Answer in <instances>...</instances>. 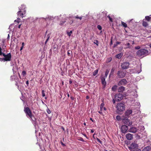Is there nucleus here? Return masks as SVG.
<instances>
[{
    "mask_svg": "<svg viewBox=\"0 0 151 151\" xmlns=\"http://www.w3.org/2000/svg\"><path fill=\"white\" fill-rule=\"evenodd\" d=\"M137 55L139 57H143L148 55V51L145 49H141L137 51L136 52Z\"/></svg>",
    "mask_w": 151,
    "mask_h": 151,
    "instance_id": "obj_1",
    "label": "nucleus"
},
{
    "mask_svg": "<svg viewBox=\"0 0 151 151\" xmlns=\"http://www.w3.org/2000/svg\"><path fill=\"white\" fill-rule=\"evenodd\" d=\"M24 111L27 117H29L32 121L35 120L34 116L32 114L31 111L28 107H24Z\"/></svg>",
    "mask_w": 151,
    "mask_h": 151,
    "instance_id": "obj_2",
    "label": "nucleus"
},
{
    "mask_svg": "<svg viewBox=\"0 0 151 151\" xmlns=\"http://www.w3.org/2000/svg\"><path fill=\"white\" fill-rule=\"evenodd\" d=\"M117 110L120 112H122L125 109V106L122 103H118L116 106Z\"/></svg>",
    "mask_w": 151,
    "mask_h": 151,
    "instance_id": "obj_3",
    "label": "nucleus"
},
{
    "mask_svg": "<svg viewBox=\"0 0 151 151\" xmlns=\"http://www.w3.org/2000/svg\"><path fill=\"white\" fill-rule=\"evenodd\" d=\"M123 95L121 93H117L115 96V99L118 101H119L123 99Z\"/></svg>",
    "mask_w": 151,
    "mask_h": 151,
    "instance_id": "obj_4",
    "label": "nucleus"
},
{
    "mask_svg": "<svg viewBox=\"0 0 151 151\" xmlns=\"http://www.w3.org/2000/svg\"><path fill=\"white\" fill-rule=\"evenodd\" d=\"M130 65L129 63L127 61L121 63V67L123 70H125L128 69Z\"/></svg>",
    "mask_w": 151,
    "mask_h": 151,
    "instance_id": "obj_5",
    "label": "nucleus"
},
{
    "mask_svg": "<svg viewBox=\"0 0 151 151\" xmlns=\"http://www.w3.org/2000/svg\"><path fill=\"white\" fill-rule=\"evenodd\" d=\"M117 75L119 78H122L125 76L126 73L122 70H120L118 71Z\"/></svg>",
    "mask_w": 151,
    "mask_h": 151,
    "instance_id": "obj_6",
    "label": "nucleus"
},
{
    "mask_svg": "<svg viewBox=\"0 0 151 151\" xmlns=\"http://www.w3.org/2000/svg\"><path fill=\"white\" fill-rule=\"evenodd\" d=\"M121 131L122 133H125L127 132L128 129V127L125 125H123L122 126L121 128Z\"/></svg>",
    "mask_w": 151,
    "mask_h": 151,
    "instance_id": "obj_7",
    "label": "nucleus"
},
{
    "mask_svg": "<svg viewBox=\"0 0 151 151\" xmlns=\"http://www.w3.org/2000/svg\"><path fill=\"white\" fill-rule=\"evenodd\" d=\"M11 55L10 53H9L6 55L5 58H4V61H10L11 60Z\"/></svg>",
    "mask_w": 151,
    "mask_h": 151,
    "instance_id": "obj_8",
    "label": "nucleus"
},
{
    "mask_svg": "<svg viewBox=\"0 0 151 151\" xmlns=\"http://www.w3.org/2000/svg\"><path fill=\"white\" fill-rule=\"evenodd\" d=\"M127 81L125 79H122L119 81L118 85L119 86L124 85L127 83Z\"/></svg>",
    "mask_w": 151,
    "mask_h": 151,
    "instance_id": "obj_9",
    "label": "nucleus"
},
{
    "mask_svg": "<svg viewBox=\"0 0 151 151\" xmlns=\"http://www.w3.org/2000/svg\"><path fill=\"white\" fill-rule=\"evenodd\" d=\"M138 130L137 128L135 127H132L128 129V132H130L135 133L137 132Z\"/></svg>",
    "mask_w": 151,
    "mask_h": 151,
    "instance_id": "obj_10",
    "label": "nucleus"
},
{
    "mask_svg": "<svg viewBox=\"0 0 151 151\" xmlns=\"http://www.w3.org/2000/svg\"><path fill=\"white\" fill-rule=\"evenodd\" d=\"M138 147V145L135 143H132L131 144L130 146L129 147V148L131 151H132L133 149H135Z\"/></svg>",
    "mask_w": 151,
    "mask_h": 151,
    "instance_id": "obj_11",
    "label": "nucleus"
},
{
    "mask_svg": "<svg viewBox=\"0 0 151 151\" xmlns=\"http://www.w3.org/2000/svg\"><path fill=\"white\" fill-rule=\"evenodd\" d=\"M0 41L1 42H0V45L1 46V47L2 48V49H4L6 46L5 44V40L2 39V40H1Z\"/></svg>",
    "mask_w": 151,
    "mask_h": 151,
    "instance_id": "obj_12",
    "label": "nucleus"
},
{
    "mask_svg": "<svg viewBox=\"0 0 151 151\" xmlns=\"http://www.w3.org/2000/svg\"><path fill=\"white\" fill-rule=\"evenodd\" d=\"M101 83L103 85L104 87H105L106 86V82L105 81V79L104 76H102L101 78Z\"/></svg>",
    "mask_w": 151,
    "mask_h": 151,
    "instance_id": "obj_13",
    "label": "nucleus"
},
{
    "mask_svg": "<svg viewBox=\"0 0 151 151\" xmlns=\"http://www.w3.org/2000/svg\"><path fill=\"white\" fill-rule=\"evenodd\" d=\"M126 137L127 139L128 140H131L133 138L132 134L130 133L127 134L126 135Z\"/></svg>",
    "mask_w": 151,
    "mask_h": 151,
    "instance_id": "obj_14",
    "label": "nucleus"
},
{
    "mask_svg": "<svg viewBox=\"0 0 151 151\" xmlns=\"http://www.w3.org/2000/svg\"><path fill=\"white\" fill-rule=\"evenodd\" d=\"M104 103H102L100 105V109L101 111H106V109L105 107H104Z\"/></svg>",
    "mask_w": 151,
    "mask_h": 151,
    "instance_id": "obj_15",
    "label": "nucleus"
},
{
    "mask_svg": "<svg viewBox=\"0 0 151 151\" xmlns=\"http://www.w3.org/2000/svg\"><path fill=\"white\" fill-rule=\"evenodd\" d=\"M19 10L17 13V15L18 17L22 18L23 17V13H21V9H19Z\"/></svg>",
    "mask_w": 151,
    "mask_h": 151,
    "instance_id": "obj_16",
    "label": "nucleus"
},
{
    "mask_svg": "<svg viewBox=\"0 0 151 151\" xmlns=\"http://www.w3.org/2000/svg\"><path fill=\"white\" fill-rule=\"evenodd\" d=\"M132 109H128L126 111L125 114V115L126 116H128L129 115L132 114Z\"/></svg>",
    "mask_w": 151,
    "mask_h": 151,
    "instance_id": "obj_17",
    "label": "nucleus"
},
{
    "mask_svg": "<svg viewBox=\"0 0 151 151\" xmlns=\"http://www.w3.org/2000/svg\"><path fill=\"white\" fill-rule=\"evenodd\" d=\"M142 22V25L143 27H146L148 26V24L147 22L145 19H143Z\"/></svg>",
    "mask_w": 151,
    "mask_h": 151,
    "instance_id": "obj_18",
    "label": "nucleus"
},
{
    "mask_svg": "<svg viewBox=\"0 0 151 151\" xmlns=\"http://www.w3.org/2000/svg\"><path fill=\"white\" fill-rule=\"evenodd\" d=\"M147 22H150L151 20V15L150 16H146L145 17V19H144Z\"/></svg>",
    "mask_w": 151,
    "mask_h": 151,
    "instance_id": "obj_19",
    "label": "nucleus"
},
{
    "mask_svg": "<svg viewBox=\"0 0 151 151\" xmlns=\"http://www.w3.org/2000/svg\"><path fill=\"white\" fill-rule=\"evenodd\" d=\"M122 55H123V53H120L119 54H118L116 55L115 56V57L116 58L120 59L122 58Z\"/></svg>",
    "mask_w": 151,
    "mask_h": 151,
    "instance_id": "obj_20",
    "label": "nucleus"
},
{
    "mask_svg": "<svg viewBox=\"0 0 151 151\" xmlns=\"http://www.w3.org/2000/svg\"><path fill=\"white\" fill-rule=\"evenodd\" d=\"M151 149L150 146H147L143 149L142 151H150Z\"/></svg>",
    "mask_w": 151,
    "mask_h": 151,
    "instance_id": "obj_21",
    "label": "nucleus"
},
{
    "mask_svg": "<svg viewBox=\"0 0 151 151\" xmlns=\"http://www.w3.org/2000/svg\"><path fill=\"white\" fill-rule=\"evenodd\" d=\"M125 88L123 86H120L118 89V91L119 92H122L124 91Z\"/></svg>",
    "mask_w": 151,
    "mask_h": 151,
    "instance_id": "obj_22",
    "label": "nucleus"
},
{
    "mask_svg": "<svg viewBox=\"0 0 151 151\" xmlns=\"http://www.w3.org/2000/svg\"><path fill=\"white\" fill-rule=\"evenodd\" d=\"M114 70H115V69L114 68H112L111 69L109 76V77H110V76H111V75L113 74L114 73Z\"/></svg>",
    "mask_w": 151,
    "mask_h": 151,
    "instance_id": "obj_23",
    "label": "nucleus"
},
{
    "mask_svg": "<svg viewBox=\"0 0 151 151\" xmlns=\"http://www.w3.org/2000/svg\"><path fill=\"white\" fill-rule=\"evenodd\" d=\"M121 24H122V25L125 28H126L127 27V25L125 23L122 21L121 22Z\"/></svg>",
    "mask_w": 151,
    "mask_h": 151,
    "instance_id": "obj_24",
    "label": "nucleus"
},
{
    "mask_svg": "<svg viewBox=\"0 0 151 151\" xmlns=\"http://www.w3.org/2000/svg\"><path fill=\"white\" fill-rule=\"evenodd\" d=\"M117 88V86L116 85H114V86H113L112 88V90L113 91H115L116 90Z\"/></svg>",
    "mask_w": 151,
    "mask_h": 151,
    "instance_id": "obj_25",
    "label": "nucleus"
},
{
    "mask_svg": "<svg viewBox=\"0 0 151 151\" xmlns=\"http://www.w3.org/2000/svg\"><path fill=\"white\" fill-rule=\"evenodd\" d=\"M98 70H96L94 71L93 73V75L94 76H96L98 73Z\"/></svg>",
    "mask_w": 151,
    "mask_h": 151,
    "instance_id": "obj_26",
    "label": "nucleus"
},
{
    "mask_svg": "<svg viewBox=\"0 0 151 151\" xmlns=\"http://www.w3.org/2000/svg\"><path fill=\"white\" fill-rule=\"evenodd\" d=\"M74 17L76 19H79L81 20L82 19V17H78V15H77L76 16H75Z\"/></svg>",
    "mask_w": 151,
    "mask_h": 151,
    "instance_id": "obj_27",
    "label": "nucleus"
},
{
    "mask_svg": "<svg viewBox=\"0 0 151 151\" xmlns=\"http://www.w3.org/2000/svg\"><path fill=\"white\" fill-rule=\"evenodd\" d=\"M107 17H108L109 20V21L111 22H113V19H112L110 17V16L109 15H108Z\"/></svg>",
    "mask_w": 151,
    "mask_h": 151,
    "instance_id": "obj_28",
    "label": "nucleus"
},
{
    "mask_svg": "<svg viewBox=\"0 0 151 151\" xmlns=\"http://www.w3.org/2000/svg\"><path fill=\"white\" fill-rule=\"evenodd\" d=\"M42 97H44L45 96V91L44 90H42Z\"/></svg>",
    "mask_w": 151,
    "mask_h": 151,
    "instance_id": "obj_29",
    "label": "nucleus"
},
{
    "mask_svg": "<svg viewBox=\"0 0 151 151\" xmlns=\"http://www.w3.org/2000/svg\"><path fill=\"white\" fill-rule=\"evenodd\" d=\"M132 151H141L140 149L136 148L135 149H133Z\"/></svg>",
    "mask_w": 151,
    "mask_h": 151,
    "instance_id": "obj_30",
    "label": "nucleus"
},
{
    "mask_svg": "<svg viewBox=\"0 0 151 151\" xmlns=\"http://www.w3.org/2000/svg\"><path fill=\"white\" fill-rule=\"evenodd\" d=\"M109 72V71L108 70H106V71L105 73V77L106 78L107 77L108 73Z\"/></svg>",
    "mask_w": 151,
    "mask_h": 151,
    "instance_id": "obj_31",
    "label": "nucleus"
},
{
    "mask_svg": "<svg viewBox=\"0 0 151 151\" xmlns=\"http://www.w3.org/2000/svg\"><path fill=\"white\" fill-rule=\"evenodd\" d=\"M50 35H48L47 36V39L45 42V43L46 44L47 43V42L48 41V40L49 38H50Z\"/></svg>",
    "mask_w": 151,
    "mask_h": 151,
    "instance_id": "obj_32",
    "label": "nucleus"
},
{
    "mask_svg": "<svg viewBox=\"0 0 151 151\" xmlns=\"http://www.w3.org/2000/svg\"><path fill=\"white\" fill-rule=\"evenodd\" d=\"M68 35V36H70L71 34H72V31H70L69 32L68 31L67 32Z\"/></svg>",
    "mask_w": 151,
    "mask_h": 151,
    "instance_id": "obj_33",
    "label": "nucleus"
},
{
    "mask_svg": "<svg viewBox=\"0 0 151 151\" xmlns=\"http://www.w3.org/2000/svg\"><path fill=\"white\" fill-rule=\"evenodd\" d=\"M116 118L117 120L118 121L120 120L121 119V117L120 116H117Z\"/></svg>",
    "mask_w": 151,
    "mask_h": 151,
    "instance_id": "obj_34",
    "label": "nucleus"
},
{
    "mask_svg": "<svg viewBox=\"0 0 151 151\" xmlns=\"http://www.w3.org/2000/svg\"><path fill=\"white\" fill-rule=\"evenodd\" d=\"M26 74V72L25 71L23 70L22 72V75L24 76H25Z\"/></svg>",
    "mask_w": 151,
    "mask_h": 151,
    "instance_id": "obj_35",
    "label": "nucleus"
},
{
    "mask_svg": "<svg viewBox=\"0 0 151 151\" xmlns=\"http://www.w3.org/2000/svg\"><path fill=\"white\" fill-rule=\"evenodd\" d=\"M97 27L98 29L99 30H101L102 29V27L101 26L99 25H97Z\"/></svg>",
    "mask_w": 151,
    "mask_h": 151,
    "instance_id": "obj_36",
    "label": "nucleus"
},
{
    "mask_svg": "<svg viewBox=\"0 0 151 151\" xmlns=\"http://www.w3.org/2000/svg\"><path fill=\"white\" fill-rule=\"evenodd\" d=\"M97 140L100 144H101L102 145V142L98 138H96Z\"/></svg>",
    "mask_w": 151,
    "mask_h": 151,
    "instance_id": "obj_37",
    "label": "nucleus"
},
{
    "mask_svg": "<svg viewBox=\"0 0 151 151\" xmlns=\"http://www.w3.org/2000/svg\"><path fill=\"white\" fill-rule=\"evenodd\" d=\"M78 140L79 141H81L82 142H84V139H83L82 137H80L79 138V139H78Z\"/></svg>",
    "mask_w": 151,
    "mask_h": 151,
    "instance_id": "obj_38",
    "label": "nucleus"
},
{
    "mask_svg": "<svg viewBox=\"0 0 151 151\" xmlns=\"http://www.w3.org/2000/svg\"><path fill=\"white\" fill-rule=\"evenodd\" d=\"M48 114H50L51 113V111L50 110L48 109L47 108L46 110Z\"/></svg>",
    "mask_w": 151,
    "mask_h": 151,
    "instance_id": "obj_39",
    "label": "nucleus"
},
{
    "mask_svg": "<svg viewBox=\"0 0 151 151\" xmlns=\"http://www.w3.org/2000/svg\"><path fill=\"white\" fill-rule=\"evenodd\" d=\"M96 42H94L93 43L95 44H96V45L97 46L98 45V44H99V41L98 40H96L95 41Z\"/></svg>",
    "mask_w": 151,
    "mask_h": 151,
    "instance_id": "obj_40",
    "label": "nucleus"
},
{
    "mask_svg": "<svg viewBox=\"0 0 151 151\" xmlns=\"http://www.w3.org/2000/svg\"><path fill=\"white\" fill-rule=\"evenodd\" d=\"M135 49L136 50H140V47L139 46H137L135 47Z\"/></svg>",
    "mask_w": 151,
    "mask_h": 151,
    "instance_id": "obj_41",
    "label": "nucleus"
},
{
    "mask_svg": "<svg viewBox=\"0 0 151 151\" xmlns=\"http://www.w3.org/2000/svg\"><path fill=\"white\" fill-rule=\"evenodd\" d=\"M112 60V58H109L107 60V62H110Z\"/></svg>",
    "mask_w": 151,
    "mask_h": 151,
    "instance_id": "obj_42",
    "label": "nucleus"
},
{
    "mask_svg": "<svg viewBox=\"0 0 151 151\" xmlns=\"http://www.w3.org/2000/svg\"><path fill=\"white\" fill-rule=\"evenodd\" d=\"M65 22V21H61L60 23V24L61 25H62Z\"/></svg>",
    "mask_w": 151,
    "mask_h": 151,
    "instance_id": "obj_43",
    "label": "nucleus"
},
{
    "mask_svg": "<svg viewBox=\"0 0 151 151\" xmlns=\"http://www.w3.org/2000/svg\"><path fill=\"white\" fill-rule=\"evenodd\" d=\"M116 100L115 99H113L112 100V102L113 104H114L115 103V101Z\"/></svg>",
    "mask_w": 151,
    "mask_h": 151,
    "instance_id": "obj_44",
    "label": "nucleus"
},
{
    "mask_svg": "<svg viewBox=\"0 0 151 151\" xmlns=\"http://www.w3.org/2000/svg\"><path fill=\"white\" fill-rule=\"evenodd\" d=\"M70 51L69 50H68L67 52V54H68V56H70Z\"/></svg>",
    "mask_w": 151,
    "mask_h": 151,
    "instance_id": "obj_45",
    "label": "nucleus"
},
{
    "mask_svg": "<svg viewBox=\"0 0 151 151\" xmlns=\"http://www.w3.org/2000/svg\"><path fill=\"white\" fill-rule=\"evenodd\" d=\"M26 84L27 85V86H29V81L28 80L26 81Z\"/></svg>",
    "mask_w": 151,
    "mask_h": 151,
    "instance_id": "obj_46",
    "label": "nucleus"
},
{
    "mask_svg": "<svg viewBox=\"0 0 151 151\" xmlns=\"http://www.w3.org/2000/svg\"><path fill=\"white\" fill-rule=\"evenodd\" d=\"M61 144L62 145V146H65V144L64 143H63V142H61Z\"/></svg>",
    "mask_w": 151,
    "mask_h": 151,
    "instance_id": "obj_47",
    "label": "nucleus"
},
{
    "mask_svg": "<svg viewBox=\"0 0 151 151\" xmlns=\"http://www.w3.org/2000/svg\"><path fill=\"white\" fill-rule=\"evenodd\" d=\"M4 58H0V60L1 61H4Z\"/></svg>",
    "mask_w": 151,
    "mask_h": 151,
    "instance_id": "obj_48",
    "label": "nucleus"
},
{
    "mask_svg": "<svg viewBox=\"0 0 151 151\" xmlns=\"http://www.w3.org/2000/svg\"><path fill=\"white\" fill-rule=\"evenodd\" d=\"M101 111L100 110V111H98V112L100 114H102V111Z\"/></svg>",
    "mask_w": 151,
    "mask_h": 151,
    "instance_id": "obj_49",
    "label": "nucleus"
},
{
    "mask_svg": "<svg viewBox=\"0 0 151 151\" xmlns=\"http://www.w3.org/2000/svg\"><path fill=\"white\" fill-rule=\"evenodd\" d=\"M94 129H92L91 130V133H93L94 132Z\"/></svg>",
    "mask_w": 151,
    "mask_h": 151,
    "instance_id": "obj_50",
    "label": "nucleus"
},
{
    "mask_svg": "<svg viewBox=\"0 0 151 151\" xmlns=\"http://www.w3.org/2000/svg\"><path fill=\"white\" fill-rule=\"evenodd\" d=\"M130 45V44L129 42L127 43L126 44V45H127V46H128V47H129Z\"/></svg>",
    "mask_w": 151,
    "mask_h": 151,
    "instance_id": "obj_51",
    "label": "nucleus"
},
{
    "mask_svg": "<svg viewBox=\"0 0 151 151\" xmlns=\"http://www.w3.org/2000/svg\"><path fill=\"white\" fill-rule=\"evenodd\" d=\"M116 45H119V44H120L121 43V42H118H118H116Z\"/></svg>",
    "mask_w": 151,
    "mask_h": 151,
    "instance_id": "obj_52",
    "label": "nucleus"
},
{
    "mask_svg": "<svg viewBox=\"0 0 151 151\" xmlns=\"http://www.w3.org/2000/svg\"><path fill=\"white\" fill-rule=\"evenodd\" d=\"M141 127H142V130H144V126H141Z\"/></svg>",
    "mask_w": 151,
    "mask_h": 151,
    "instance_id": "obj_53",
    "label": "nucleus"
},
{
    "mask_svg": "<svg viewBox=\"0 0 151 151\" xmlns=\"http://www.w3.org/2000/svg\"><path fill=\"white\" fill-rule=\"evenodd\" d=\"M70 99L72 100H73L74 99V97H73V96H70Z\"/></svg>",
    "mask_w": 151,
    "mask_h": 151,
    "instance_id": "obj_54",
    "label": "nucleus"
},
{
    "mask_svg": "<svg viewBox=\"0 0 151 151\" xmlns=\"http://www.w3.org/2000/svg\"><path fill=\"white\" fill-rule=\"evenodd\" d=\"M90 119L91 120L92 122H94L93 120V119L91 118H90Z\"/></svg>",
    "mask_w": 151,
    "mask_h": 151,
    "instance_id": "obj_55",
    "label": "nucleus"
},
{
    "mask_svg": "<svg viewBox=\"0 0 151 151\" xmlns=\"http://www.w3.org/2000/svg\"><path fill=\"white\" fill-rule=\"evenodd\" d=\"M69 83L70 84H71L72 83V82L70 80V81H69Z\"/></svg>",
    "mask_w": 151,
    "mask_h": 151,
    "instance_id": "obj_56",
    "label": "nucleus"
},
{
    "mask_svg": "<svg viewBox=\"0 0 151 151\" xmlns=\"http://www.w3.org/2000/svg\"><path fill=\"white\" fill-rule=\"evenodd\" d=\"M23 46H22V47H21L20 49V50H22V49L23 48Z\"/></svg>",
    "mask_w": 151,
    "mask_h": 151,
    "instance_id": "obj_57",
    "label": "nucleus"
},
{
    "mask_svg": "<svg viewBox=\"0 0 151 151\" xmlns=\"http://www.w3.org/2000/svg\"><path fill=\"white\" fill-rule=\"evenodd\" d=\"M112 44V39H111V41L110 42V44L111 45Z\"/></svg>",
    "mask_w": 151,
    "mask_h": 151,
    "instance_id": "obj_58",
    "label": "nucleus"
},
{
    "mask_svg": "<svg viewBox=\"0 0 151 151\" xmlns=\"http://www.w3.org/2000/svg\"><path fill=\"white\" fill-rule=\"evenodd\" d=\"M21 24H20V25H19L18 26V27L19 28H20V27H21Z\"/></svg>",
    "mask_w": 151,
    "mask_h": 151,
    "instance_id": "obj_59",
    "label": "nucleus"
},
{
    "mask_svg": "<svg viewBox=\"0 0 151 151\" xmlns=\"http://www.w3.org/2000/svg\"><path fill=\"white\" fill-rule=\"evenodd\" d=\"M86 99H89V97L88 96H86Z\"/></svg>",
    "mask_w": 151,
    "mask_h": 151,
    "instance_id": "obj_60",
    "label": "nucleus"
},
{
    "mask_svg": "<svg viewBox=\"0 0 151 151\" xmlns=\"http://www.w3.org/2000/svg\"><path fill=\"white\" fill-rule=\"evenodd\" d=\"M24 45V42H22V46H23V47Z\"/></svg>",
    "mask_w": 151,
    "mask_h": 151,
    "instance_id": "obj_61",
    "label": "nucleus"
},
{
    "mask_svg": "<svg viewBox=\"0 0 151 151\" xmlns=\"http://www.w3.org/2000/svg\"><path fill=\"white\" fill-rule=\"evenodd\" d=\"M9 35L8 34L7 39H9Z\"/></svg>",
    "mask_w": 151,
    "mask_h": 151,
    "instance_id": "obj_62",
    "label": "nucleus"
},
{
    "mask_svg": "<svg viewBox=\"0 0 151 151\" xmlns=\"http://www.w3.org/2000/svg\"><path fill=\"white\" fill-rule=\"evenodd\" d=\"M15 85L16 86H18V83H16L15 84Z\"/></svg>",
    "mask_w": 151,
    "mask_h": 151,
    "instance_id": "obj_63",
    "label": "nucleus"
},
{
    "mask_svg": "<svg viewBox=\"0 0 151 151\" xmlns=\"http://www.w3.org/2000/svg\"><path fill=\"white\" fill-rule=\"evenodd\" d=\"M83 135L85 137H87V136L86 134H84Z\"/></svg>",
    "mask_w": 151,
    "mask_h": 151,
    "instance_id": "obj_64",
    "label": "nucleus"
}]
</instances>
